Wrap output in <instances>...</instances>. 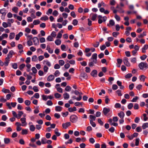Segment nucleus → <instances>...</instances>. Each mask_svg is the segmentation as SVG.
<instances>
[{"label": "nucleus", "instance_id": "obj_33", "mask_svg": "<svg viewBox=\"0 0 148 148\" xmlns=\"http://www.w3.org/2000/svg\"><path fill=\"white\" fill-rule=\"evenodd\" d=\"M29 129L32 132H33L35 130V128L33 125H31L29 126Z\"/></svg>", "mask_w": 148, "mask_h": 148}, {"label": "nucleus", "instance_id": "obj_11", "mask_svg": "<svg viewBox=\"0 0 148 148\" xmlns=\"http://www.w3.org/2000/svg\"><path fill=\"white\" fill-rule=\"evenodd\" d=\"M99 10L101 12H103L105 14H108L109 13V11L107 10H105L103 8H100Z\"/></svg>", "mask_w": 148, "mask_h": 148}, {"label": "nucleus", "instance_id": "obj_13", "mask_svg": "<svg viewBox=\"0 0 148 148\" xmlns=\"http://www.w3.org/2000/svg\"><path fill=\"white\" fill-rule=\"evenodd\" d=\"M118 115L121 119H123L125 116V114L123 111H121L119 113H118Z\"/></svg>", "mask_w": 148, "mask_h": 148}, {"label": "nucleus", "instance_id": "obj_63", "mask_svg": "<svg viewBox=\"0 0 148 148\" xmlns=\"http://www.w3.org/2000/svg\"><path fill=\"white\" fill-rule=\"evenodd\" d=\"M53 103L51 100H48L47 102V104L48 106H51L53 105Z\"/></svg>", "mask_w": 148, "mask_h": 148}, {"label": "nucleus", "instance_id": "obj_8", "mask_svg": "<svg viewBox=\"0 0 148 148\" xmlns=\"http://www.w3.org/2000/svg\"><path fill=\"white\" fill-rule=\"evenodd\" d=\"M10 57L9 56H7L5 58V61L4 62V65L5 66H7L8 65V64L10 61Z\"/></svg>", "mask_w": 148, "mask_h": 148}, {"label": "nucleus", "instance_id": "obj_3", "mask_svg": "<svg viewBox=\"0 0 148 148\" xmlns=\"http://www.w3.org/2000/svg\"><path fill=\"white\" fill-rule=\"evenodd\" d=\"M97 54L96 53H94L92 55L90 60L95 64H96L97 62Z\"/></svg>", "mask_w": 148, "mask_h": 148}, {"label": "nucleus", "instance_id": "obj_60", "mask_svg": "<svg viewBox=\"0 0 148 148\" xmlns=\"http://www.w3.org/2000/svg\"><path fill=\"white\" fill-rule=\"evenodd\" d=\"M115 18L116 19V20L118 21H119L120 20V17L118 16L116 14H115V15L114 16Z\"/></svg>", "mask_w": 148, "mask_h": 148}, {"label": "nucleus", "instance_id": "obj_25", "mask_svg": "<svg viewBox=\"0 0 148 148\" xmlns=\"http://www.w3.org/2000/svg\"><path fill=\"white\" fill-rule=\"evenodd\" d=\"M23 114V112L22 111H19L18 114H17V119H19L20 118L21 116Z\"/></svg>", "mask_w": 148, "mask_h": 148}, {"label": "nucleus", "instance_id": "obj_57", "mask_svg": "<svg viewBox=\"0 0 148 148\" xmlns=\"http://www.w3.org/2000/svg\"><path fill=\"white\" fill-rule=\"evenodd\" d=\"M147 56L145 55H143L140 57V59L143 60H144L147 58Z\"/></svg>", "mask_w": 148, "mask_h": 148}, {"label": "nucleus", "instance_id": "obj_24", "mask_svg": "<svg viewBox=\"0 0 148 148\" xmlns=\"http://www.w3.org/2000/svg\"><path fill=\"white\" fill-rule=\"evenodd\" d=\"M4 143L6 144H8L10 142V139L8 138H4Z\"/></svg>", "mask_w": 148, "mask_h": 148}, {"label": "nucleus", "instance_id": "obj_56", "mask_svg": "<svg viewBox=\"0 0 148 148\" xmlns=\"http://www.w3.org/2000/svg\"><path fill=\"white\" fill-rule=\"evenodd\" d=\"M71 90V88L69 86H67L65 88V90L67 91H70Z\"/></svg>", "mask_w": 148, "mask_h": 148}, {"label": "nucleus", "instance_id": "obj_7", "mask_svg": "<svg viewBox=\"0 0 148 148\" xmlns=\"http://www.w3.org/2000/svg\"><path fill=\"white\" fill-rule=\"evenodd\" d=\"M110 111V109L109 108L105 107L103 109V112L105 115H106Z\"/></svg>", "mask_w": 148, "mask_h": 148}, {"label": "nucleus", "instance_id": "obj_17", "mask_svg": "<svg viewBox=\"0 0 148 148\" xmlns=\"http://www.w3.org/2000/svg\"><path fill=\"white\" fill-rule=\"evenodd\" d=\"M62 108L60 106H58L55 107V110L56 111L60 112L62 111Z\"/></svg>", "mask_w": 148, "mask_h": 148}, {"label": "nucleus", "instance_id": "obj_52", "mask_svg": "<svg viewBox=\"0 0 148 148\" xmlns=\"http://www.w3.org/2000/svg\"><path fill=\"white\" fill-rule=\"evenodd\" d=\"M99 45V43L98 42H96L93 44V46L95 47H97Z\"/></svg>", "mask_w": 148, "mask_h": 148}, {"label": "nucleus", "instance_id": "obj_22", "mask_svg": "<svg viewBox=\"0 0 148 148\" xmlns=\"http://www.w3.org/2000/svg\"><path fill=\"white\" fill-rule=\"evenodd\" d=\"M43 64H45L49 67L50 66H51V64L50 62L47 60L43 61Z\"/></svg>", "mask_w": 148, "mask_h": 148}, {"label": "nucleus", "instance_id": "obj_1", "mask_svg": "<svg viewBox=\"0 0 148 148\" xmlns=\"http://www.w3.org/2000/svg\"><path fill=\"white\" fill-rule=\"evenodd\" d=\"M138 66L140 69L145 70L148 68V65L146 62H141L138 64Z\"/></svg>", "mask_w": 148, "mask_h": 148}, {"label": "nucleus", "instance_id": "obj_40", "mask_svg": "<svg viewBox=\"0 0 148 148\" xmlns=\"http://www.w3.org/2000/svg\"><path fill=\"white\" fill-rule=\"evenodd\" d=\"M2 91L5 93H9L10 92V91L9 89H5V88L3 89Z\"/></svg>", "mask_w": 148, "mask_h": 148}, {"label": "nucleus", "instance_id": "obj_20", "mask_svg": "<svg viewBox=\"0 0 148 148\" xmlns=\"http://www.w3.org/2000/svg\"><path fill=\"white\" fill-rule=\"evenodd\" d=\"M63 96L65 99H68L69 98V95L67 92H65L63 94Z\"/></svg>", "mask_w": 148, "mask_h": 148}, {"label": "nucleus", "instance_id": "obj_64", "mask_svg": "<svg viewBox=\"0 0 148 148\" xmlns=\"http://www.w3.org/2000/svg\"><path fill=\"white\" fill-rule=\"evenodd\" d=\"M109 24L111 26H112L114 25L115 23L113 20H110L109 21Z\"/></svg>", "mask_w": 148, "mask_h": 148}, {"label": "nucleus", "instance_id": "obj_5", "mask_svg": "<svg viewBox=\"0 0 148 148\" xmlns=\"http://www.w3.org/2000/svg\"><path fill=\"white\" fill-rule=\"evenodd\" d=\"M26 119L25 118H22L20 119V121L22 123V126H25L27 125V123L26 121Z\"/></svg>", "mask_w": 148, "mask_h": 148}, {"label": "nucleus", "instance_id": "obj_26", "mask_svg": "<svg viewBox=\"0 0 148 148\" xmlns=\"http://www.w3.org/2000/svg\"><path fill=\"white\" fill-rule=\"evenodd\" d=\"M38 60V58L37 56L36 55H34L32 57V60L33 62H36Z\"/></svg>", "mask_w": 148, "mask_h": 148}, {"label": "nucleus", "instance_id": "obj_32", "mask_svg": "<svg viewBox=\"0 0 148 148\" xmlns=\"http://www.w3.org/2000/svg\"><path fill=\"white\" fill-rule=\"evenodd\" d=\"M142 128L143 129H145L146 128L148 127V123H144L142 126Z\"/></svg>", "mask_w": 148, "mask_h": 148}, {"label": "nucleus", "instance_id": "obj_46", "mask_svg": "<svg viewBox=\"0 0 148 148\" xmlns=\"http://www.w3.org/2000/svg\"><path fill=\"white\" fill-rule=\"evenodd\" d=\"M58 14V12L56 10H54L52 13V14L55 16H56Z\"/></svg>", "mask_w": 148, "mask_h": 148}, {"label": "nucleus", "instance_id": "obj_37", "mask_svg": "<svg viewBox=\"0 0 148 148\" xmlns=\"http://www.w3.org/2000/svg\"><path fill=\"white\" fill-rule=\"evenodd\" d=\"M42 100L44 101H46L48 99V96L45 95H42Z\"/></svg>", "mask_w": 148, "mask_h": 148}, {"label": "nucleus", "instance_id": "obj_28", "mask_svg": "<svg viewBox=\"0 0 148 148\" xmlns=\"http://www.w3.org/2000/svg\"><path fill=\"white\" fill-rule=\"evenodd\" d=\"M60 74V73L58 70H56L54 73V74L55 77H58L59 76Z\"/></svg>", "mask_w": 148, "mask_h": 148}, {"label": "nucleus", "instance_id": "obj_10", "mask_svg": "<svg viewBox=\"0 0 148 148\" xmlns=\"http://www.w3.org/2000/svg\"><path fill=\"white\" fill-rule=\"evenodd\" d=\"M7 12L5 8H3L0 10V13L2 14V16H4Z\"/></svg>", "mask_w": 148, "mask_h": 148}, {"label": "nucleus", "instance_id": "obj_47", "mask_svg": "<svg viewBox=\"0 0 148 148\" xmlns=\"http://www.w3.org/2000/svg\"><path fill=\"white\" fill-rule=\"evenodd\" d=\"M17 100L19 103H22L23 102V99L21 97H19L17 99Z\"/></svg>", "mask_w": 148, "mask_h": 148}, {"label": "nucleus", "instance_id": "obj_27", "mask_svg": "<svg viewBox=\"0 0 148 148\" xmlns=\"http://www.w3.org/2000/svg\"><path fill=\"white\" fill-rule=\"evenodd\" d=\"M53 39L51 36H49L47 38V40L48 41H52L53 40Z\"/></svg>", "mask_w": 148, "mask_h": 148}, {"label": "nucleus", "instance_id": "obj_21", "mask_svg": "<svg viewBox=\"0 0 148 148\" xmlns=\"http://www.w3.org/2000/svg\"><path fill=\"white\" fill-rule=\"evenodd\" d=\"M139 78L140 81L144 82L146 77L144 75H142L139 76Z\"/></svg>", "mask_w": 148, "mask_h": 148}, {"label": "nucleus", "instance_id": "obj_58", "mask_svg": "<svg viewBox=\"0 0 148 148\" xmlns=\"http://www.w3.org/2000/svg\"><path fill=\"white\" fill-rule=\"evenodd\" d=\"M115 107L116 108H120L121 106V105L119 103H116L115 105Z\"/></svg>", "mask_w": 148, "mask_h": 148}, {"label": "nucleus", "instance_id": "obj_16", "mask_svg": "<svg viewBox=\"0 0 148 148\" xmlns=\"http://www.w3.org/2000/svg\"><path fill=\"white\" fill-rule=\"evenodd\" d=\"M46 50H47L48 52L51 54H52L53 53V50L51 49L49 45H47V46Z\"/></svg>", "mask_w": 148, "mask_h": 148}, {"label": "nucleus", "instance_id": "obj_35", "mask_svg": "<svg viewBox=\"0 0 148 148\" xmlns=\"http://www.w3.org/2000/svg\"><path fill=\"white\" fill-rule=\"evenodd\" d=\"M40 22L39 20H35L34 21L33 23L34 25H36L39 24Z\"/></svg>", "mask_w": 148, "mask_h": 148}, {"label": "nucleus", "instance_id": "obj_6", "mask_svg": "<svg viewBox=\"0 0 148 148\" xmlns=\"http://www.w3.org/2000/svg\"><path fill=\"white\" fill-rule=\"evenodd\" d=\"M71 125V123L70 122H66V123H63L62 124V127L64 129H66L67 127Z\"/></svg>", "mask_w": 148, "mask_h": 148}, {"label": "nucleus", "instance_id": "obj_62", "mask_svg": "<svg viewBox=\"0 0 148 148\" xmlns=\"http://www.w3.org/2000/svg\"><path fill=\"white\" fill-rule=\"evenodd\" d=\"M92 128L90 126H88L86 127V131L88 132L91 131L92 130Z\"/></svg>", "mask_w": 148, "mask_h": 148}, {"label": "nucleus", "instance_id": "obj_41", "mask_svg": "<svg viewBox=\"0 0 148 148\" xmlns=\"http://www.w3.org/2000/svg\"><path fill=\"white\" fill-rule=\"evenodd\" d=\"M90 124L92 125V126L93 127H96V124L92 120H90Z\"/></svg>", "mask_w": 148, "mask_h": 148}, {"label": "nucleus", "instance_id": "obj_23", "mask_svg": "<svg viewBox=\"0 0 148 148\" xmlns=\"http://www.w3.org/2000/svg\"><path fill=\"white\" fill-rule=\"evenodd\" d=\"M15 34L14 33L12 32L10 33L9 38L10 40L13 39L15 36Z\"/></svg>", "mask_w": 148, "mask_h": 148}, {"label": "nucleus", "instance_id": "obj_12", "mask_svg": "<svg viewBox=\"0 0 148 148\" xmlns=\"http://www.w3.org/2000/svg\"><path fill=\"white\" fill-rule=\"evenodd\" d=\"M54 76L52 75H49L47 77V80L48 81L50 82L53 80L54 79Z\"/></svg>", "mask_w": 148, "mask_h": 148}, {"label": "nucleus", "instance_id": "obj_34", "mask_svg": "<svg viewBox=\"0 0 148 148\" xmlns=\"http://www.w3.org/2000/svg\"><path fill=\"white\" fill-rule=\"evenodd\" d=\"M55 97L57 99H59L61 97V95L58 93H56L54 94Z\"/></svg>", "mask_w": 148, "mask_h": 148}, {"label": "nucleus", "instance_id": "obj_43", "mask_svg": "<svg viewBox=\"0 0 148 148\" xmlns=\"http://www.w3.org/2000/svg\"><path fill=\"white\" fill-rule=\"evenodd\" d=\"M89 117L90 119V120H92L93 121L95 120L96 117L94 116L90 115L89 116Z\"/></svg>", "mask_w": 148, "mask_h": 148}, {"label": "nucleus", "instance_id": "obj_18", "mask_svg": "<svg viewBox=\"0 0 148 148\" xmlns=\"http://www.w3.org/2000/svg\"><path fill=\"white\" fill-rule=\"evenodd\" d=\"M77 110L76 107L74 106L73 108H68V110L70 112H72Z\"/></svg>", "mask_w": 148, "mask_h": 148}, {"label": "nucleus", "instance_id": "obj_48", "mask_svg": "<svg viewBox=\"0 0 148 148\" xmlns=\"http://www.w3.org/2000/svg\"><path fill=\"white\" fill-rule=\"evenodd\" d=\"M59 63L60 66H62L64 64V62L63 60H60L59 61Z\"/></svg>", "mask_w": 148, "mask_h": 148}, {"label": "nucleus", "instance_id": "obj_31", "mask_svg": "<svg viewBox=\"0 0 148 148\" xmlns=\"http://www.w3.org/2000/svg\"><path fill=\"white\" fill-rule=\"evenodd\" d=\"M21 133L22 134H27L28 133V130L27 129H23L22 130Z\"/></svg>", "mask_w": 148, "mask_h": 148}, {"label": "nucleus", "instance_id": "obj_61", "mask_svg": "<svg viewBox=\"0 0 148 148\" xmlns=\"http://www.w3.org/2000/svg\"><path fill=\"white\" fill-rule=\"evenodd\" d=\"M32 70L33 73L36 74L37 73V71L35 67H33L32 68Z\"/></svg>", "mask_w": 148, "mask_h": 148}, {"label": "nucleus", "instance_id": "obj_39", "mask_svg": "<svg viewBox=\"0 0 148 148\" xmlns=\"http://www.w3.org/2000/svg\"><path fill=\"white\" fill-rule=\"evenodd\" d=\"M116 3V2L114 0H111L110 1V4L112 5H114Z\"/></svg>", "mask_w": 148, "mask_h": 148}, {"label": "nucleus", "instance_id": "obj_53", "mask_svg": "<svg viewBox=\"0 0 148 148\" xmlns=\"http://www.w3.org/2000/svg\"><path fill=\"white\" fill-rule=\"evenodd\" d=\"M133 106V104L132 103H130L128 105L127 107L129 109H131Z\"/></svg>", "mask_w": 148, "mask_h": 148}, {"label": "nucleus", "instance_id": "obj_30", "mask_svg": "<svg viewBox=\"0 0 148 148\" xmlns=\"http://www.w3.org/2000/svg\"><path fill=\"white\" fill-rule=\"evenodd\" d=\"M132 76V74L131 73H129L126 74L125 76V77L126 79H129Z\"/></svg>", "mask_w": 148, "mask_h": 148}, {"label": "nucleus", "instance_id": "obj_19", "mask_svg": "<svg viewBox=\"0 0 148 148\" xmlns=\"http://www.w3.org/2000/svg\"><path fill=\"white\" fill-rule=\"evenodd\" d=\"M91 75L95 77L97 75V71L96 70H93L91 73Z\"/></svg>", "mask_w": 148, "mask_h": 148}, {"label": "nucleus", "instance_id": "obj_44", "mask_svg": "<svg viewBox=\"0 0 148 148\" xmlns=\"http://www.w3.org/2000/svg\"><path fill=\"white\" fill-rule=\"evenodd\" d=\"M78 23V21L76 19H75L73 20V22H72V24L74 25L75 26V25H77V24Z\"/></svg>", "mask_w": 148, "mask_h": 148}, {"label": "nucleus", "instance_id": "obj_36", "mask_svg": "<svg viewBox=\"0 0 148 148\" xmlns=\"http://www.w3.org/2000/svg\"><path fill=\"white\" fill-rule=\"evenodd\" d=\"M48 19V17L47 16L42 17L40 18V20L41 21H43V20L46 21Z\"/></svg>", "mask_w": 148, "mask_h": 148}, {"label": "nucleus", "instance_id": "obj_50", "mask_svg": "<svg viewBox=\"0 0 148 148\" xmlns=\"http://www.w3.org/2000/svg\"><path fill=\"white\" fill-rule=\"evenodd\" d=\"M131 62L133 63H135L136 62V58L134 57L131 59Z\"/></svg>", "mask_w": 148, "mask_h": 148}, {"label": "nucleus", "instance_id": "obj_51", "mask_svg": "<svg viewBox=\"0 0 148 148\" xmlns=\"http://www.w3.org/2000/svg\"><path fill=\"white\" fill-rule=\"evenodd\" d=\"M47 140L45 138H42L41 139V143L42 144H45L47 143Z\"/></svg>", "mask_w": 148, "mask_h": 148}, {"label": "nucleus", "instance_id": "obj_49", "mask_svg": "<svg viewBox=\"0 0 148 148\" xmlns=\"http://www.w3.org/2000/svg\"><path fill=\"white\" fill-rule=\"evenodd\" d=\"M97 17V14H94L92 16L91 19L92 21H95Z\"/></svg>", "mask_w": 148, "mask_h": 148}, {"label": "nucleus", "instance_id": "obj_4", "mask_svg": "<svg viewBox=\"0 0 148 148\" xmlns=\"http://www.w3.org/2000/svg\"><path fill=\"white\" fill-rule=\"evenodd\" d=\"M123 62L124 64L127 66L129 67L130 66V64L128 61V58L126 57H125L123 59Z\"/></svg>", "mask_w": 148, "mask_h": 148}, {"label": "nucleus", "instance_id": "obj_38", "mask_svg": "<svg viewBox=\"0 0 148 148\" xmlns=\"http://www.w3.org/2000/svg\"><path fill=\"white\" fill-rule=\"evenodd\" d=\"M18 8L17 7H14L12 8V10L15 13H17L18 12Z\"/></svg>", "mask_w": 148, "mask_h": 148}, {"label": "nucleus", "instance_id": "obj_59", "mask_svg": "<svg viewBox=\"0 0 148 148\" xmlns=\"http://www.w3.org/2000/svg\"><path fill=\"white\" fill-rule=\"evenodd\" d=\"M0 101L1 102H5L7 101V100L6 99H5L3 97H1Z\"/></svg>", "mask_w": 148, "mask_h": 148}, {"label": "nucleus", "instance_id": "obj_14", "mask_svg": "<svg viewBox=\"0 0 148 148\" xmlns=\"http://www.w3.org/2000/svg\"><path fill=\"white\" fill-rule=\"evenodd\" d=\"M71 98L73 100L76 99L77 101H79L82 99V97L81 95H79L78 97L76 98L75 96H73Z\"/></svg>", "mask_w": 148, "mask_h": 148}, {"label": "nucleus", "instance_id": "obj_45", "mask_svg": "<svg viewBox=\"0 0 148 148\" xmlns=\"http://www.w3.org/2000/svg\"><path fill=\"white\" fill-rule=\"evenodd\" d=\"M138 99V97L137 96H135L133 98V99L131 101L132 102H136L137 99Z\"/></svg>", "mask_w": 148, "mask_h": 148}, {"label": "nucleus", "instance_id": "obj_29", "mask_svg": "<svg viewBox=\"0 0 148 148\" xmlns=\"http://www.w3.org/2000/svg\"><path fill=\"white\" fill-rule=\"evenodd\" d=\"M55 42L56 45H58L61 44V41L60 40L57 39L55 41Z\"/></svg>", "mask_w": 148, "mask_h": 148}, {"label": "nucleus", "instance_id": "obj_15", "mask_svg": "<svg viewBox=\"0 0 148 148\" xmlns=\"http://www.w3.org/2000/svg\"><path fill=\"white\" fill-rule=\"evenodd\" d=\"M80 76L85 79H87L88 77L87 74L84 72L80 74Z\"/></svg>", "mask_w": 148, "mask_h": 148}, {"label": "nucleus", "instance_id": "obj_42", "mask_svg": "<svg viewBox=\"0 0 148 148\" xmlns=\"http://www.w3.org/2000/svg\"><path fill=\"white\" fill-rule=\"evenodd\" d=\"M8 23L9 24H11V23H12L14 22V20L13 19H8L7 20Z\"/></svg>", "mask_w": 148, "mask_h": 148}, {"label": "nucleus", "instance_id": "obj_9", "mask_svg": "<svg viewBox=\"0 0 148 148\" xmlns=\"http://www.w3.org/2000/svg\"><path fill=\"white\" fill-rule=\"evenodd\" d=\"M33 42L35 45H37L39 44V40L36 37H34L33 38Z\"/></svg>", "mask_w": 148, "mask_h": 148}, {"label": "nucleus", "instance_id": "obj_55", "mask_svg": "<svg viewBox=\"0 0 148 148\" xmlns=\"http://www.w3.org/2000/svg\"><path fill=\"white\" fill-rule=\"evenodd\" d=\"M119 34V33L118 32H113L112 33V35L114 37L116 38Z\"/></svg>", "mask_w": 148, "mask_h": 148}, {"label": "nucleus", "instance_id": "obj_2", "mask_svg": "<svg viewBox=\"0 0 148 148\" xmlns=\"http://www.w3.org/2000/svg\"><path fill=\"white\" fill-rule=\"evenodd\" d=\"M77 116L75 114L71 115L70 117V121L73 123H76L78 120Z\"/></svg>", "mask_w": 148, "mask_h": 148}, {"label": "nucleus", "instance_id": "obj_54", "mask_svg": "<svg viewBox=\"0 0 148 148\" xmlns=\"http://www.w3.org/2000/svg\"><path fill=\"white\" fill-rule=\"evenodd\" d=\"M25 103L26 106H29L31 104V102L29 100H26L25 101Z\"/></svg>", "mask_w": 148, "mask_h": 148}]
</instances>
